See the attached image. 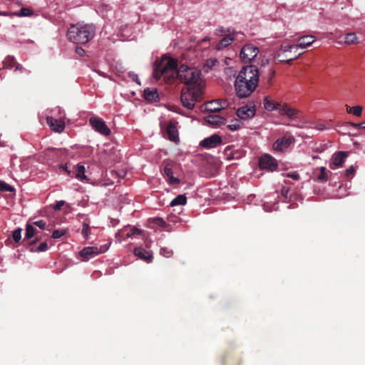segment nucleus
Returning a JSON list of instances; mask_svg holds the SVG:
<instances>
[{
	"mask_svg": "<svg viewBox=\"0 0 365 365\" xmlns=\"http://www.w3.org/2000/svg\"><path fill=\"white\" fill-rule=\"evenodd\" d=\"M65 202L63 200L58 201L56 204L54 205V210H60L61 207L64 205Z\"/></svg>",
	"mask_w": 365,
	"mask_h": 365,
	"instance_id": "nucleus-47",
	"label": "nucleus"
},
{
	"mask_svg": "<svg viewBox=\"0 0 365 365\" xmlns=\"http://www.w3.org/2000/svg\"><path fill=\"white\" fill-rule=\"evenodd\" d=\"M89 232H90L89 223H88V222L85 220L83 222L82 230H81V235H83L84 239H86V240L88 239Z\"/></svg>",
	"mask_w": 365,
	"mask_h": 365,
	"instance_id": "nucleus-30",
	"label": "nucleus"
},
{
	"mask_svg": "<svg viewBox=\"0 0 365 365\" xmlns=\"http://www.w3.org/2000/svg\"><path fill=\"white\" fill-rule=\"evenodd\" d=\"M187 202V197L184 195H179L174 198L171 202L170 206L174 207L176 205H184Z\"/></svg>",
	"mask_w": 365,
	"mask_h": 365,
	"instance_id": "nucleus-27",
	"label": "nucleus"
},
{
	"mask_svg": "<svg viewBox=\"0 0 365 365\" xmlns=\"http://www.w3.org/2000/svg\"><path fill=\"white\" fill-rule=\"evenodd\" d=\"M109 245H104L101 246L100 247H84L81 252H80V256L82 257L83 261H88L90 259L101 254L106 252L108 250Z\"/></svg>",
	"mask_w": 365,
	"mask_h": 365,
	"instance_id": "nucleus-8",
	"label": "nucleus"
},
{
	"mask_svg": "<svg viewBox=\"0 0 365 365\" xmlns=\"http://www.w3.org/2000/svg\"><path fill=\"white\" fill-rule=\"evenodd\" d=\"M75 52L79 56H83L86 53V51L83 48V47H75Z\"/></svg>",
	"mask_w": 365,
	"mask_h": 365,
	"instance_id": "nucleus-46",
	"label": "nucleus"
},
{
	"mask_svg": "<svg viewBox=\"0 0 365 365\" xmlns=\"http://www.w3.org/2000/svg\"><path fill=\"white\" fill-rule=\"evenodd\" d=\"M299 110L291 107L287 103H283L279 107V113L281 115L287 116L289 118L292 120H295L299 118Z\"/></svg>",
	"mask_w": 365,
	"mask_h": 365,
	"instance_id": "nucleus-14",
	"label": "nucleus"
},
{
	"mask_svg": "<svg viewBox=\"0 0 365 365\" xmlns=\"http://www.w3.org/2000/svg\"><path fill=\"white\" fill-rule=\"evenodd\" d=\"M134 254L135 256L148 263L151 262L153 259V255L149 251H147L140 247H135L134 249Z\"/></svg>",
	"mask_w": 365,
	"mask_h": 365,
	"instance_id": "nucleus-21",
	"label": "nucleus"
},
{
	"mask_svg": "<svg viewBox=\"0 0 365 365\" xmlns=\"http://www.w3.org/2000/svg\"><path fill=\"white\" fill-rule=\"evenodd\" d=\"M347 155V153L344 151H339L336 153L332 157L333 161L330 164V168L334 170L341 167Z\"/></svg>",
	"mask_w": 365,
	"mask_h": 365,
	"instance_id": "nucleus-18",
	"label": "nucleus"
},
{
	"mask_svg": "<svg viewBox=\"0 0 365 365\" xmlns=\"http://www.w3.org/2000/svg\"><path fill=\"white\" fill-rule=\"evenodd\" d=\"M166 134L170 141L176 143L179 140L178 128L174 123H170L167 125Z\"/></svg>",
	"mask_w": 365,
	"mask_h": 365,
	"instance_id": "nucleus-20",
	"label": "nucleus"
},
{
	"mask_svg": "<svg viewBox=\"0 0 365 365\" xmlns=\"http://www.w3.org/2000/svg\"><path fill=\"white\" fill-rule=\"evenodd\" d=\"M282 104L279 103H274L272 101L269 99L268 97H265L264 99V107L267 110H273L277 109L279 110V107H280Z\"/></svg>",
	"mask_w": 365,
	"mask_h": 365,
	"instance_id": "nucleus-26",
	"label": "nucleus"
},
{
	"mask_svg": "<svg viewBox=\"0 0 365 365\" xmlns=\"http://www.w3.org/2000/svg\"><path fill=\"white\" fill-rule=\"evenodd\" d=\"M33 14V12L31 9L28 8H21L20 11L15 12L13 15L17 16H30Z\"/></svg>",
	"mask_w": 365,
	"mask_h": 365,
	"instance_id": "nucleus-32",
	"label": "nucleus"
},
{
	"mask_svg": "<svg viewBox=\"0 0 365 365\" xmlns=\"http://www.w3.org/2000/svg\"><path fill=\"white\" fill-rule=\"evenodd\" d=\"M140 234H141V230L138 228L133 227L130 230V231L127 234V236H128V237H130L131 236H133L134 235H140Z\"/></svg>",
	"mask_w": 365,
	"mask_h": 365,
	"instance_id": "nucleus-42",
	"label": "nucleus"
},
{
	"mask_svg": "<svg viewBox=\"0 0 365 365\" xmlns=\"http://www.w3.org/2000/svg\"><path fill=\"white\" fill-rule=\"evenodd\" d=\"M274 75H275V71H271L270 76H269V80H268V83L269 85L272 84V78L274 76Z\"/></svg>",
	"mask_w": 365,
	"mask_h": 365,
	"instance_id": "nucleus-51",
	"label": "nucleus"
},
{
	"mask_svg": "<svg viewBox=\"0 0 365 365\" xmlns=\"http://www.w3.org/2000/svg\"><path fill=\"white\" fill-rule=\"evenodd\" d=\"M210 110H215V111H218V110H220V108H215V106H212V107H210Z\"/></svg>",
	"mask_w": 365,
	"mask_h": 365,
	"instance_id": "nucleus-56",
	"label": "nucleus"
},
{
	"mask_svg": "<svg viewBox=\"0 0 365 365\" xmlns=\"http://www.w3.org/2000/svg\"><path fill=\"white\" fill-rule=\"evenodd\" d=\"M63 153V150L53 148H47L43 151L44 156L48 160H58Z\"/></svg>",
	"mask_w": 365,
	"mask_h": 365,
	"instance_id": "nucleus-19",
	"label": "nucleus"
},
{
	"mask_svg": "<svg viewBox=\"0 0 365 365\" xmlns=\"http://www.w3.org/2000/svg\"><path fill=\"white\" fill-rule=\"evenodd\" d=\"M258 53L259 47H242L240 56L244 62H251Z\"/></svg>",
	"mask_w": 365,
	"mask_h": 365,
	"instance_id": "nucleus-12",
	"label": "nucleus"
},
{
	"mask_svg": "<svg viewBox=\"0 0 365 365\" xmlns=\"http://www.w3.org/2000/svg\"><path fill=\"white\" fill-rule=\"evenodd\" d=\"M355 170L353 166L349 167L348 169L345 171V175L346 178H352L354 175Z\"/></svg>",
	"mask_w": 365,
	"mask_h": 365,
	"instance_id": "nucleus-43",
	"label": "nucleus"
},
{
	"mask_svg": "<svg viewBox=\"0 0 365 365\" xmlns=\"http://www.w3.org/2000/svg\"><path fill=\"white\" fill-rule=\"evenodd\" d=\"M89 123L96 132L106 136L110 134V130L101 118L96 116L91 117Z\"/></svg>",
	"mask_w": 365,
	"mask_h": 365,
	"instance_id": "nucleus-9",
	"label": "nucleus"
},
{
	"mask_svg": "<svg viewBox=\"0 0 365 365\" xmlns=\"http://www.w3.org/2000/svg\"><path fill=\"white\" fill-rule=\"evenodd\" d=\"M37 234V230L33 225L27 224L26 227L25 239L29 240Z\"/></svg>",
	"mask_w": 365,
	"mask_h": 365,
	"instance_id": "nucleus-28",
	"label": "nucleus"
},
{
	"mask_svg": "<svg viewBox=\"0 0 365 365\" xmlns=\"http://www.w3.org/2000/svg\"><path fill=\"white\" fill-rule=\"evenodd\" d=\"M59 168L64 170L65 172H66L68 173V175L70 176H75L76 178L81 180H86V176L85 175V167L84 165H77L74 168H75V171H71L70 170H68V168L67 166V165H61L59 166Z\"/></svg>",
	"mask_w": 365,
	"mask_h": 365,
	"instance_id": "nucleus-11",
	"label": "nucleus"
},
{
	"mask_svg": "<svg viewBox=\"0 0 365 365\" xmlns=\"http://www.w3.org/2000/svg\"><path fill=\"white\" fill-rule=\"evenodd\" d=\"M361 128H364L365 129V125H364V124L362 125Z\"/></svg>",
	"mask_w": 365,
	"mask_h": 365,
	"instance_id": "nucleus-58",
	"label": "nucleus"
},
{
	"mask_svg": "<svg viewBox=\"0 0 365 365\" xmlns=\"http://www.w3.org/2000/svg\"><path fill=\"white\" fill-rule=\"evenodd\" d=\"M259 166L261 169L273 171L277 168V163L271 155L264 154L259 158Z\"/></svg>",
	"mask_w": 365,
	"mask_h": 365,
	"instance_id": "nucleus-10",
	"label": "nucleus"
},
{
	"mask_svg": "<svg viewBox=\"0 0 365 365\" xmlns=\"http://www.w3.org/2000/svg\"><path fill=\"white\" fill-rule=\"evenodd\" d=\"M65 230H55L52 233V237L53 239H59L66 234Z\"/></svg>",
	"mask_w": 365,
	"mask_h": 365,
	"instance_id": "nucleus-38",
	"label": "nucleus"
},
{
	"mask_svg": "<svg viewBox=\"0 0 365 365\" xmlns=\"http://www.w3.org/2000/svg\"><path fill=\"white\" fill-rule=\"evenodd\" d=\"M163 173L167 177V179L173 175V168L170 163H167L163 168Z\"/></svg>",
	"mask_w": 365,
	"mask_h": 365,
	"instance_id": "nucleus-34",
	"label": "nucleus"
},
{
	"mask_svg": "<svg viewBox=\"0 0 365 365\" xmlns=\"http://www.w3.org/2000/svg\"><path fill=\"white\" fill-rule=\"evenodd\" d=\"M153 76L158 81L161 78L166 83H173L178 78V68L177 61L170 58H165L155 64Z\"/></svg>",
	"mask_w": 365,
	"mask_h": 365,
	"instance_id": "nucleus-2",
	"label": "nucleus"
},
{
	"mask_svg": "<svg viewBox=\"0 0 365 365\" xmlns=\"http://www.w3.org/2000/svg\"><path fill=\"white\" fill-rule=\"evenodd\" d=\"M349 124L355 128H361L362 125L364 124V123H352V122H349Z\"/></svg>",
	"mask_w": 365,
	"mask_h": 365,
	"instance_id": "nucleus-49",
	"label": "nucleus"
},
{
	"mask_svg": "<svg viewBox=\"0 0 365 365\" xmlns=\"http://www.w3.org/2000/svg\"><path fill=\"white\" fill-rule=\"evenodd\" d=\"M259 72L253 65L244 66L239 72L235 81V88L240 98L250 96L259 83Z\"/></svg>",
	"mask_w": 365,
	"mask_h": 365,
	"instance_id": "nucleus-1",
	"label": "nucleus"
},
{
	"mask_svg": "<svg viewBox=\"0 0 365 365\" xmlns=\"http://www.w3.org/2000/svg\"><path fill=\"white\" fill-rule=\"evenodd\" d=\"M287 176L289 177V178H292L294 180H299V174H297L296 173H292V174H288Z\"/></svg>",
	"mask_w": 365,
	"mask_h": 365,
	"instance_id": "nucleus-50",
	"label": "nucleus"
},
{
	"mask_svg": "<svg viewBox=\"0 0 365 365\" xmlns=\"http://www.w3.org/2000/svg\"><path fill=\"white\" fill-rule=\"evenodd\" d=\"M48 247L46 242H41L35 250L33 248L31 249V252L36 251L38 252H44L48 250Z\"/></svg>",
	"mask_w": 365,
	"mask_h": 365,
	"instance_id": "nucleus-37",
	"label": "nucleus"
},
{
	"mask_svg": "<svg viewBox=\"0 0 365 365\" xmlns=\"http://www.w3.org/2000/svg\"><path fill=\"white\" fill-rule=\"evenodd\" d=\"M227 127L231 130H237L240 128V122L238 120L235 119L232 120L231 124H230Z\"/></svg>",
	"mask_w": 365,
	"mask_h": 365,
	"instance_id": "nucleus-39",
	"label": "nucleus"
},
{
	"mask_svg": "<svg viewBox=\"0 0 365 365\" xmlns=\"http://www.w3.org/2000/svg\"><path fill=\"white\" fill-rule=\"evenodd\" d=\"M294 142V138L292 136H284L282 138L277 139L273 144V148L276 151H283L287 148L292 143Z\"/></svg>",
	"mask_w": 365,
	"mask_h": 365,
	"instance_id": "nucleus-15",
	"label": "nucleus"
},
{
	"mask_svg": "<svg viewBox=\"0 0 365 365\" xmlns=\"http://www.w3.org/2000/svg\"><path fill=\"white\" fill-rule=\"evenodd\" d=\"M210 110H215V111H218V110H220V108H215V106H212V107H210Z\"/></svg>",
	"mask_w": 365,
	"mask_h": 365,
	"instance_id": "nucleus-55",
	"label": "nucleus"
},
{
	"mask_svg": "<svg viewBox=\"0 0 365 365\" xmlns=\"http://www.w3.org/2000/svg\"><path fill=\"white\" fill-rule=\"evenodd\" d=\"M0 15H2V16H7L8 14L5 12H0Z\"/></svg>",
	"mask_w": 365,
	"mask_h": 365,
	"instance_id": "nucleus-57",
	"label": "nucleus"
},
{
	"mask_svg": "<svg viewBox=\"0 0 365 365\" xmlns=\"http://www.w3.org/2000/svg\"><path fill=\"white\" fill-rule=\"evenodd\" d=\"M316 41V38L312 35L303 36L299 38L296 46H311Z\"/></svg>",
	"mask_w": 365,
	"mask_h": 365,
	"instance_id": "nucleus-25",
	"label": "nucleus"
},
{
	"mask_svg": "<svg viewBox=\"0 0 365 365\" xmlns=\"http://www.w3.org/2000/svg\"><path fill=\"white\" fill-rule=\"evenodd\" d=\"M217 62V61L216 59L207 60V63H206V66L211 68V67L214 66Z\"/></svg>",
	"mask_w": 365,
	"mask_h": 365,
	"instance_id": "nucleus-48",
	"label": "nucleus"
},
{
	"mask_svg": "<svg viewBox=\"0 0 365 365\" xmlns=\"http://www.w3.org/2000/svg\"><path fill=\"white\" fill-rule=\"evenodd\" d=\"M363 108L361 106H356L351 108V113L359 117L362 114Z\"/></svg>",
	"mask_w": 365,
	"mask_h": 365,
	"instance_id": "nucleus-36",
	"label": "nucleus"
},
{
	"mask_svg": "<svg viewBox=\"0 0 365 365\" xmlns=\"http://www.w3.org/2000/svg\"><path fill=\"white\" fill-rule=\"evenodd\" d=\"M46 122L50 128L55 132L61 133L65 128V123L62 120L48 116L46 118Z\"/></svg>",
	"mask_w": 365,
	"mask_h": 365,
	"instance_id": "nucleus-17",
	"label": "nucleus"
},
{
	"mask_svg": "<svg viewBox=\"0 0 365 365\" xmlns=\"http://www.w3.org/2000/svg\"><path fill=\"white\" fill-rule=\"evenodd\" d=\"M220 48H221L220 46L217 47V48L218 50H220Z\"/></svg>",
	"mask_w": 365,
	"mask_h": 365,
	"instance_id": "nucleus-59",
	"label": "nucleus"
},
{
	"mask_svg": "<svg viewBox=\"0 0 365 365\" xmlns=\"http://www.w3.org/2000/svg\"><path fill=\"white\" fill-rule=\"evenodd\" d=\"M202 88L200 85H192L184 87L181 91L180 99L182 106L189 109H193L195 103L201 101Z\"/></svg>",
	"mask_w": 365,
	"mask_h": 365,
	"instance_id": "nucleus-4",
	"label": "nucleus"
},
{
	"mask_svg": "<svg viewBox=\"0 0 365 365\" xmlns=\"http://www.w3.org/2000/svg\"><path fill=\"white\" fill-rule=\"evenodd\" d=\"M153 222L159 227H165L166 225L165 221L160 217H156L153 219Z\"/></svg>",
	"mask_w": 365,
	"mask_h": 365,
	"instance_id": "nucleus-40",
	"label": "nucleus"
},
{
	"mask_svg": "<svg viewBox=\"0 0 365 365\" xmlns=\"http://www.w3.org/2000/svg\"><path fill=\"white\" fill-rule=\"evenodd\" d=\"M0 191L13 192L14 191V188L9 184L0 181Z\"/></svg>",
	"mask_w": 365,
	"mask_h": 365,
	"instance_id": "nucleus-35",
	"label": "nucleus"
},
{
	"mask_svg": "<svg viewBox=\"0 0 365 365\" xmlns=\"http://www.w3.org/2000/svg\"><path fill=\"white\" fill-rule=\"evenodd\" d=\"M160 254L165 257H170L173 255V251L167 248H162Z\"/></svg>",
	"mask_w": 365,
	"mask_h": 365,
	"instance_id": "nucleus-41",
	"label": "nucleus"
},
{
	"mask_svg": "<svg viewBox=\"0 0 365 365\" xmlns=\"http://www.w3.org/2000/svg\"><path fill=\"white\" fill-rule=\"evenodd\" d=\"M16 62L14 56H8L3 61L4 68H11L16 65Z\"/></svg>",
	"mask_w": 365,
	"mask_h": 365,
	"instance_id": "nucleus-29",
	"label": "nucleus"
},
{
	"mask_svg": "<svg viewBox=\"0 0 365 365\" xmlns=\"http://www.w3.org/2000/svg\"><path fill=\"white\" fill-rule=\"evenodd\" d=\"M206 121L210 125L220 126L225 124L226 120L217 115H209L206 118Z\"/></svg>",
	"mask_w": 365,
	"mask_h": 365,
	"instance_id": "nucleus-23",
	"label": "nucleus"
},
{
	"mask_svg": "<svg viewBox=\"0 0 365 365\" xmlns=\"http://www.w3.org/2000/svg\"><path fill=\"white\" fill-rule=\"evenodd\" d=\"M306 47H299V48L303 49ZM299 48V47H280L279 49L277 51V54L275 58L279 62H287V63H290L293 60L297 58L299 56H301L304 51L297 52L295 51L294 53H292V49Z\"/></svg>",
	"mask_w": 365,
	"mask_h": 365,
	"instance_id": "nucleus-7",
	"label": "nucleus"
},
{
	"mask_svg": "<svg viewBox=\"0 0 365 365\" xmlns=\"http://www.w3.org/2000/svg\"><path fill=\"white\" fill-rule=\"evenodd\" d=\"M222 143V138L217 134L212 135L211 136L202 140L200 145L202 148L210 149L219 145Z\"/></svg>",
	"mask_w": 365,
	"mask_h": 365,
	"instance_id": "nucleus-16",
	"label": "nucleus"
},
{
	"mask_svg": "<svg viewBox=\"0 0 365 365\" xmlns=\"http://www.w3.org/2000/svg\"><path fill=\"white\" fill-rule=\"evenodd\" d=\"M319 170H320V173H319V174L317 176V179L320 182H322L327 181V180H328V174H327V171L326 168L321 167L319 168Z\"/></svg>",
	"mask_w": 365,
	"mask_h": 365,
	"instance_id": "nucleus-31",
	"label": "nucleus"
},
{
	"mask_svg": "<svg viewBox=\"0 0 365 365\" xmlns=\"http://www.w3.org/2000/svg\"><path fill=\"white\" fill-rule=\"evenodd\" d=\"M201 72L194 68L189 67L185 64L180 66L178 68V79L185 83L186 86L200 85L198 83Z\"/></svg>",
	"mask_w": 365,
	"mask_h": 365,
	"instance_id": "nucleus-5",
	"label": "nucleus"
},
{
	"mask_svg": "<svg viewBox=\"0 0 365 365\" xmlns=\"http://www.w3.org/2000/svg\"><path fill=\"white\" fill-rule=\"evenodd\" d=\"M33 225L38 227L41 230H44L46 225V223L43 220H38L33 222Z\"/></svg>",
	"mask_w": 365,
	"mask_h": 365,
	"instance_id": "nucleus-44",
	"label": "nucleus"
},
{
	"mask_svg": "<svg viewBox=\"0 0 365 365\" xmlns=\"http://www.w3.org/2000/svg\"><path fill=\"white\" fill-rule=\"evenodd\" d=\"M168 182L170 185L179 184L180 180L179 178L174 177L172 175L171 177L167 179Z\"/></svg>",
	"mask_w": 365,
	"mask_h": 365,
	"instance_id": "nucleus-45",
	"label": "nucleus"
},
{
	"mask_svg": "<svg viewBox=\"0 0 365 365\" xmlns=\"http://www.w3.org/2000/svg\"><path fill=\"white\" fill-rule=\"evenodd\" d=\"M41 240V237L36 236L35 239L30 242L31 245H35L36 242H39Z\"/></svg>",
	"mask_w": 365,
	"mask_h": 365,
	"instance_id": "nucleus-52",
	"label": "nucleus"
},
{
	"mask_svg": "<svg viewBox=\"0 0 365 365\" xmlns=\"http://www.w3.org/2000/svg\"><path fill=\"white\" fill-rule=\"evenodd\" d=\"M351 108L352 107H350L348 105H346V110L348 113H351Z\"/></svg>",
	"mask_w": 365,
	"mask_h": 365,
	"instance_id": "nucleus-53",
	"label": "nucleus"
},
{
	"mask_svg": "<svg viewBox=\"0 0 365 365\" xmlns=\"http://www.w3.org/2000/svg\"><path fill=\"white\" fill-rule=\"evenodd\" d=\"M21 228L16 229L12 233V237L15 242H19L21 239Z\"/></svg>",
	"mask_w": 365,
	"mask_h": 365,
	"instance_id": "nucleus-33",
	"label": "nucleus"
},
{
	"mask_svg": "<svg viewBox=\"0 0 365 365\" xmlns=\"http://www.w3.org/2000/svg\"><path fill=\"white\" fill-rule=\"evenodd\" d=\"M130 76H131V77H132V78H133L134 81H137V80H138V76H137V75H135V74H132V75H131V74H130Z\"/></svg>",
	"mask_w": 365,
	"mask_h": 365,
	"instance_id": "nucleus-54",
	"label": "nucleus"
},
{
	"mask_svg": "<svg viewBox=\"0 0 365 365\" xmlns=\"http://www.w3.org/2000/svg\"><path fill=\"white\" fill-rule=\"evenodd\" d=\"M144 97L145 100L150 102H156L159 101V95L157 89H150L147 88L144 90Z\"/></svg>",
	"mask_w": 365,
	"mask_h": 365,
	"instance_id": "nucleus-22",
	"label": "nucleus"
},
{
	"mask_svg": "<svg viewBox=\"0 0 365 365\" xmlns=\"http://www.w3.org/2000/svg\"><path fill=\"white\" fill-rule=\"evenodd\" d=\"M237 116L242 120H248L255 116L256 109L255 106L245 105L240 107L236 112Z\"/></svg>",
	"mask_w": 365,
	"mask_h": 365,
	"instance_id": "nucleus-13",
	"label": "nucleus"
},
{
	"mask_svg": "<svg viewBox=\"0 0 365 365\" xmlns=\"http://www.w3.org/2000/svg\"><path fill=\"white\" fill-rule=\"evenodd\" d=\"M215 34L222 36L218 46H230L232 43L237 44L244 38L243 34L230 29L225 30L222 28L216 29Z\"/></svg>",
	"mask_w": 365,
	"mask_h": 365,
	"instance_id": "nucleus-6",
	"label": "nucleus"
},
{
	"mask_svg": "<svg viewBox=\"0 0 365 365\" xmlns=\"http://www.w3.org/2000/svg\"><path fill=\"white\" fill-rule=\"evenodd\" d=\"M95 34L96 27L93 24L78 23L71 25L66 36L73 43L85 44L94 37Z\"/></svg>",
	"mask_w": 365,
	"mask_h": 365,
	"instance_id": "nucleus-3",
	"label": "nucleus"
},
{
	"mask_svg": "<svg viewBox=\"0 0 365 365\" xmlns=\"http://www.w3.org/2000/svg\"><path fill=\"white\" fill-rule=\"evenodd\" d=\"M341 38V40L339 41V43H342V40L344 41V43L348 45L360 43V41L354 33L347 34L345 36H343Z\"/></svg>",
	"mask_w": 365,
	"mask_h": 365,
	"instance_id": "nucleus-24",
	"label": "nucleus"
}]
</instances>
